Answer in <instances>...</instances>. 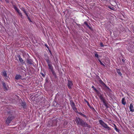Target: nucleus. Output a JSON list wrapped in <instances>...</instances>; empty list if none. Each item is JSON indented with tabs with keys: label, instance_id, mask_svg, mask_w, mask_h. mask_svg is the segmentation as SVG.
<instances>
[{
	"label": "nucleus",
	"instance_id": "nucleus-3",
	"mask_svg": "<svg viewBox=\"0 0 134 134\" xmlns=\"http://www.w3.org/2000/svg\"><path fill=\"white\" fill-rule=\"evenodd\" d=\"M99 122L100 124L105 129H107L108 130H110V127L107 125L106 124L104 123L102 120H99Z\"/></svg>",
	"mask_w": 134,
	"mask_h": 134
},
{
	"label": "nucleus",
	"instance_id": "nucleus-28",
	"mask_svg": "<svg viewBox=\"0 0 134 134\" xmlns=\"http://www.w3.org/2000/svg\"><path fill=\"white\" fill-rule=\"evenodd\" d=\"M79 114H80V115H82V116H83L85 117V115H84L82 113H79Z\"/></svg>",
	"mask_w": 134,
	"mask_h": 134
},
{
	"label": "nucleus",
	"instance_id": "nucleus-27",
	"mask_svg": "<svg viewBox=\"0 0 134 134\" xmlns=\"http://www.w3.org/2000/svg\"><path fill=\"white\" fill-rule=\"evenodd\" d=\"M48 82V79H46L45 80V84H47V83Z\"/></svg>",
	"mask_w": 134,
	"mask_h": 134
},
{
	"label": "nucleus",
	"instance_id": "nucleus-15",
	"mask_svg": "<svg viewBox=\"0 0 134 134\" xmlns=\"http://www.w3.org/2000/svg\"><path fill=\"white\" fill-rule=\"evenodd\" d=\"M99 82L100 84L104 86L105 84L104 82L100 79L99 80Z\"/></svg>",
	"mask_w": 134,
	"mask_h": 134
},
{
	"label": "nucleus",
	"instance_id": "nucleus-12",
	"mask_svg": "<svg viewBox=\"0 0 134 134\" xmlns=\"http://www.w3.org/2000/svg\"><path fill=\"white\" fill-rule=\"evenodd\" d=\"M18 57L19 58V61L21 63H22L23 61L24 60L22 59V58H21L20 55H19L18 56Z\"/></svg>",
	"mask_w": 134,
	"mask_h": 134
},
{
	"label": "nucleus",
	"instance_id": "nucleus-42",
	"mask_svg": "<svg viewBox=\"0 0 134 134\" xmlns=\"http://www.w3.org/2000/svg\"><path fill=\"white\" fill-rule=\"evenodd\" d=\"M0 1H2V0H0Z\"/></svg>",
	"mask_w": 134,
	"mask_h": 134
},
{
	"label": "nucleus",
	"instance_id": "nucleus-34",
	"mask_svg": "<svg viewBox=\"0 0 134 134\" xmlns=\"http://www.w3.org/2000/svg\"><path fill=\"white\" fill-rule=\"evenodd\" d=\"M122 61L123 62H125V59H122Z\"/></svg>",
	"mask_w": 134,
	"mask_h": 134
},
{
	"label": "nucleus",
	"instance_id": "nucleus-14",
	"mask_svg": "<svg viewBox=\"0 0 134 134\" xmlns=\"http://www.w3.org/2000/svg\"><path fill=\"white\" fill-rule=\"evenodd\" d=\"M84 24L85 25L90 29H91V26L89 25L88 24L86 21H85L84 22Z\"/></svg>",
	"mask_w": 134,
	"mask_h": 134
},
{
	"label": "nucleus",
	"instance_id": "nucleus-39",
	"mask_svg": "<svg viewBox=\"0 0 134 134\" xmlns=\"http://www.w3.org/2000/svg\"><path fill=\"white\" fill-rule=\"evenodd\" d=\"M109 93V94H108V95L110 97V94H110V92H109V93Z\"/></svg>",
	"mask_w": 134,
	"mask_h": 134
},
{
	"label": "nucleus",
	"instance_id": "nucleus-26",
	"mask_svg": "<svg viewBox=\"0 0 134 134\" xmlns=\"http://www.w3.org/2000/svg\"><path fill=\"white\" fill-rule=\"evenodd\" d=\"M21 10L23 11L24 13H26V11L25 10V9L24 8H21Z\"/></svg>",
	"mask_w": 134,
	"mask_h": 134
},
{
	"label": "nucleus",
	"instance_id": "nucleus-17",
	"mask_svg": "<svg viewBox=\"0 0 134 134\" xmlns=\"http://www.w3.org/2000/svg\"><path fill=\"white\" fill-rule=\"evenodd\" d=\"M104 87H105V88L108 90V91H111V90L105 84V85H104V86H103Z\"/></svg>",
	"mask_w": 134,
	"mask_h": 134
},
{
	"label": "nucleus",
	"instance_id": "nucleus-40",
	"mask_svg": "<svg viewBox=\"0 0 134 134\" xmlns=\"http://www.w3.org/2000/svg\"><path fill=\"white\" fill-rule=\"evenodd\" d=\"M5 0V1L7 2H8V0Z\"/></svg>",
	"mask_w": 134,
	"mask_h": 134
},
{
	"label": "nucleus",
	"instance_id": "nucleus-36",
	"mask_svg": "<svg viewBox=\"0 0 134 134\" xmlns=\"http://www.w3.org/2000/svg\"><path fill=\"white\" fill-rule=\"evenodd\" d=\"M25 14L26 15V16H27V17H29V16H28V14L27 13V12H26V13H25Z\"/></svg>",
	"mask_w": 134,
	"mask_h": 134
},
{
	"label": "nucleus",
	"instance_id": "nucleus-33",
	"mask_svg": "<svg viewBox=\"0 0 134 134\" xmlns=\"http://www.w3.org/2000/svg\"><path fill=\"white\" fill-rule=\"evenodd\" d=\"M27 18L28 19V20L30 21V22H31L30 18H29V17H27Z\"/></svg>",
	"mask_w": 134,
	"mask_h": 134
},
{
	"label": "nucleus",
	"instance_id": "nucleus-9",
	"mask_svg": "<svg viewBox=\"0 0 134 134\" xmlns=\"http://www.w3.org/2000/svg\"><path fill=\"white\" fill-rule=\"evenodd\" d=\"M130 111L132 112L134 111V109L133 108V105L132 104H130Z\"/></svg>",
	"mask_w": 134,
	"mask_h": 134
},
{
	"label": "nucleus",
	"instance_id": "nucleus-22",
	"mask_svg": "<svg viewBox=\"0 0 134 134\" xmlns=\"http://www.w3.org/2000/svg\"><path fill=\"white\" fill-rule=\"evenodd\" d=\"M114 125L115 127L114 129L116 131L118 132H119V130L117 128L116 125H115V124H114Z\"/></svg>",
	"mask_w": 134,
	"mask_h": 134
},
{
	"label": "nucleus",
	"instance_id": "nucleus-41",
	"mask_svg": "<svg viewBox=\"0 0 134 134\" xmlns=\"http://www.w3.org/2000/svg\"><path fill=\"white\" fill-rule=\"evenodd\" d=\"M39 101H40V100H39V101H37V102H38L37 103H38V102H39Z\"/></svg>",
	"mask_w": 134,
	"mask_h": 134
},
{
	"label": "nucleus",
	"instance_id": "nucleus-21",
	"mask_svg": "<svg viewBox=\"0 0 134 134\" xmlns=\"http://www.w3.org/2000/svg\"><path fill=\"white\" fill-rule=\"evenodd\" d=\"M98 61L99 62L100 64L103 66H105V65L103 63L101 62V61H100V60L99 59H98Z\"/></svg>",
	"mask_w": 134,
	"mask_h": 134
},
{
	"label": "nucleus",
	"instance_id": "nucleus-25",
	"mask_svg": "<svg viewBox=\"0 0 134 134\" xmlns=\"http://www.w3.org/2000/svg\"><path fill=\"white\" fill-rule=\"evenodd\" d=\"M92 87L93 88V90H94L96 92H97V89L95 88L94 86H92Z\"/></svg>",
	"mask_w": 134,
	"mask_h": 134
},
{
	"label": "nucleus",
	"instance_id": "nucleus-2",
	"mask_svg": "<svg viewBox=\"0 0 134 134\" xmlns=\"http://www.w3.org/2000/svg\"><path fill=\"white\" fill-rule=\"evenodd\" d=\"M8 115H9V116L6 120V121L7 124H8L14 118L12 116V113L11 112L10 113L8 112Z\"/></svg>",
	"mask_w": 134,
	"mask_h": 134
},
{
	"label": "nucleus",
	"instance_id": "nucleus-29",
	"mask_svg": "<svg viewBox=\"0 0 134 134\" xmlns=\"http://www.w3.org/2000/svg\"><path fill=\"white\" fill-rule=\"evenodd\" d=\"M44 45L47 47V48L48 49V50H49V47L47 45V44H45Z\"/></svg>",
	"mask_w": 134,
	"mask_h": 134
},
{
	"label": "nucleus",
	"instance_id": "nucleus-16",
	"mask_svg": "<svg viewBox=\"0 0 134 134\" xmlns=\"http://www.w3.org/2000/svg\"><path fill=\"white\" fill-rule=\"evenodd\" d=\"M99 97L100 99L102 101V102H103L105 100L102 95H101L100 96H99Z\"/></svg>",
	"mask_w": 134,
	"mask_h": 134
},
{
	"label": "nucleus",
	"instance_id": "nucleus-8",
	"mask_svg": "<svg viewBox=\"0 0 134 134\" xmlns=\"http://www.w3.org/2000/svg\"><path fill=\"white\" fill-rule=\"evenodd\" d=\"M26 62L27 63L31 65L33 64V61L31 59L29 58H27L26 59Z\"/></svg>",
	"mask_w": 134,
	"mask_h": 134
},
{
	"label": "nucleus",
	"instance_id": "nucleus-30",
	"mask_svg": "<svg viewBox=\"0 0 134 134\" xmlns=\"http://www.w3.org/2000/svg\"><path fill=\"white\" fill-rule=\"evenodd\" d=\"M117 72L119 74L121 75H122V74H121V72L119 70L118 71H117Z\"/></svg>",
	"mask_w": 134,
	"mask_h": 134
},
{
	"label": "nucleus",
	"instance_id": "nucleus-4",
	"mask_svg": "<svg viewBox=\"0 0 134 134\" xmlns=\"http://www.w3.org/2000/svg\"><path fill=\"white\" fill-rule=\"evenodd\" d=\"M79 125H81L82 126H87L88 127H90V126L89 125H88L87 123L84 122L83 120H82L81 122H80V124H79Z\"/></svg>",
	"mask_w": 134,
	"mask_h": 134
},
{
	"label": "nucleus",
	"instance_id": "nucleus-10",
	"mask_svg": "<svg viewBox=\"0 0 134 134\" xmlns=\"http://www.w3.org/2000/svg\"><path fill=\"white\" fill-rule=\"evenodd\" d=\"M2 84L4 89L5 90H8V89L7 87L6 86L5 83L4 82H3L2 81Z\"/></svg>",
	"mask_w": 134,
	"mask_h": 134
},
{
	"label": "nucleus",
	"instance_id": "nucleus-24",
	"mask_svg": "<svg viewBox=\"0 0 134 134\" xmlns=\"http://www.w3.org/2000/svg\"><path fill=\"white\" fill-rule=\"evenodd\" d=\"M14 9L15 10H16L17 12V11H18V10H19V9L18 8H17V7L15 6V5L14 7Z\"/></svg>",
	"mask_w": 134,
	"mask_h": 134
},
{
	"label": "nucleus",
	"instance_id": "nucleus-7",
	"mask_svg": "<svg viewBox=\"0 0 134 134\" xmlns=\"http://www.w3.org/2000/svg\"><path fill=\"white\" fill-rule=\"evenodd\" d=\"M82 119L79 118H77L76 119L75 121L77 125H79L80 122H81Z\"/></svg>",
	"mask_w": 134,
	"mask_h": 134
},
{
	"label": "nucleus",
	"instance_id": "nucleus-6",
	"mask_svg": "<svg viewBox=\"0 0 134 134\" xmlns=\"http://www.w3.org/2000/svg\"><path fill=\"white\" fill-rule=\"evenodd\" d=\"M73 85L72 82L71 81H70L69 80H68V84L67 86L70 89L71 88L72 86Z\"/></svg>",
	"mask_w": 134,
	"mask_h": 134
},
{
	"label": "nucleus",
	"instance_id": "nucleus-35",
	"mask_svg": "<svg viewBox=\"0 0 134 134\" xmlns=\"http://www.w3.org/2000/svg\"><path fill=\"white\" fill-rule=\"evenodd\" d=\"M41 74L42 75V76L43 77H44L45 75H44L43 73H41Z\"/></svg>",
	"mask_w": 134,
	"mask_h": 134
},
{
	"label": "nucleus",
	"instance_id": "nucleus-31",
	"mask_svg": "<svg viewBox=\"0 0 134 134\" xmlns=\"http://www.w3.org/2000/svg\"><path fill=\"white\" fill-rule=\"evenodd\" d=\"M86 102L87 103L89 107H90V108H91L90 105L89 103L87 101H86Z\"/></svg>",
	"mask_w": 134,
	"mask_h": 134
},
{
	"label": "nucleus",
	"instance_id": "nucleus-23",
	"mask_svg": "<svg viewBox=\"0 0 134 134\" xmlns=\"http://www.w3.org/2000/svg\"><path fill=\"white\" fill-rule=\"evenodd\" d=\"M95 56V57L98 58V55L97 54V52H95V53H94Z\"/></svg>",
	"mask_w": 134,
	"mask_h": 134
},
{
	"label": "nucleus",
	"instance_id": "nucleus-5",
	"mask_svg": "<svg viewBox=\"0 0 134 134\" xmlns=\"http://www.w3.org/2000/svg\"><path fill=\"white\" fill-rule=\"evenodd\" d=\"M70 102L71 106L72 107L73 110L75 111L76 110V109L75 107V105L73 101L71 100H70Z\"/></svg>",
	"mask_w": 134,
	"mask_h": 134
},
{
	"label": "nucleus",
	"instance_id": "nucleus-38",
	"mask_svg": "<svg viewBox=\"0 0 134 134\" xmlns=\"http://www.w3.org/2000/svg\"><path fill=\"white\" fill-rule=\"evenodd\" d=\"M109 8L110 9H111L112 10H113V8H110V7H109Z\"/></svg>",
	"mask_w": 134,
	"mask_h": 134
},
{
	"label": "nucleus",
	"instance_id": "nucleus-1",
	"mask_svg": "<svg viewBox=\"0 0 134 134\" xmlns=\"http://www.w3.org/2000/svg\"><path fill=\"white\" fill-rule=\"evenodd\" d=\"M45 58L44 59L46 61L48 67L49 69L51 71L52 74L54 76H56V75L54 71L53 70V68L52 64H51V62L49 60V57L45 54L44 55Z\"/></svg>",
	"mask_w": 134,
	"mask_h": 134
},
{
	"label": "nucleus",
	"instance_id": "nucleus-11",
	"mask_svg": "<svg viewBox=\"0 0 134 134\" xmlns=\"http://www.w3.org/2000/svg\"><path fill=\"white\" fill-rule=\"evenodd\" d=\"M2 74L5 77H7V74L6 71L4 70L3 72H2Z\"/></svg>",
	"mask_w": 134,
	"mask_h": 134
},
{
	"label": "nucleus",
	"instance_id": "nucleus-18",
	"mask_svg": "<svg viewBox=\"0 0 134 134\" xmlns=\"http://www.w3.org/2000/svg\"><path fill=\"white\" fill-rule=\"evenodd\" d=\"M103 103L104 105L107 108L109 107L108 106L107 104L105 102V100L103 102Z\"/></svg>",
	"mask_w": 134,
	"mask_h": 134
},
{
	"label": "nucleus",
	"instance_id": "nucleus-13",
	"mask_svg": "<svg viewBox=\"0 0 134 134\" xmlns=\"http://www.w3.org/2000/svg\"><path fill=\"white\" fill-rule=\"evenodd\" d=\"M21 76L20 75H16L15 77V79L17 80L19 79H21Z\"/></svg>",
	"mask_w": 134,
	"mask_h": 134
},
{
	"label": "nucleus",
	"instance_id": "nucleus-19",
	"mask_svg": "<svg viewBox=\"0 0 134 134\" xmlns=\"http://www.w3.org/2000/svg\"><path fill=\"white\" fill-rule=\"evenodd\" d=\"M122 104H123L124 105H125L126 104V103L125 101L124 98H123L122 99Z\"/></svg>",
	"mask_w": 134,
	"mask_h": 134
},
{
	"label": "nucleus",
	"instance_id": "nucleus-37",
	"mask_svg": "<svg viewBox=\"0 0 134 134\" xmlns=\"http://www.w3.org/2000/svg\"><path fill=\"white\" fill-rule=\"evenodd\" d=\"M49 52H50V53L51 54V55H52V52H51V50L49 49Z\"/></svg>",
	"mask_w": 134,
	"mask_h": 134
},
{
	"label": "nucleus",
	"instance_id": "nucleus-32",
	"mask_svg": "<svg viewBox=\"0 0 134 134\" xmlns=\"http://www.w3.org/2000/svg\"><path fill=\"white\" fill-rule=\"evenodd\" d=\"M100 45L102 47H103L104 46L103 44L102 43H100Z\"/></svg>",
	"mask_w": 134,
	"mask_h": 134
},
{
	"label": "nucleus",
	"instance_id": "nucleus-20",
	"mask_svg": "<svg viewBox=\"0 0 134 134\" xmlns=\"http://www.w3.org/2000/svg\"><path fill=\"white\" fill-rule=\"evenodd\" d=\"M19 15L22 18L23 15L21 14V13L20 12L19 10L18 11H17Z\"/></svg>",
	"mask_w": 134,
	"mask_h": 134
}]
</instances>
